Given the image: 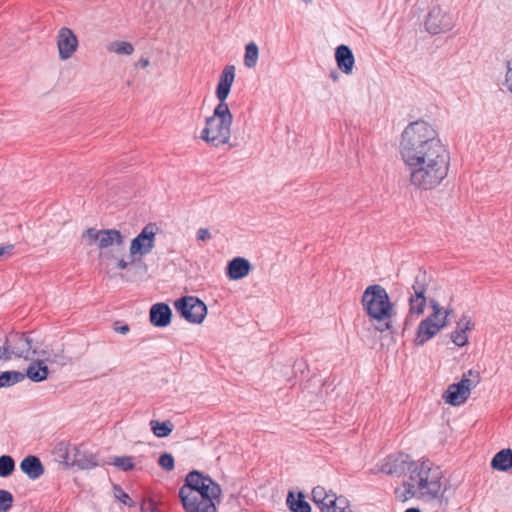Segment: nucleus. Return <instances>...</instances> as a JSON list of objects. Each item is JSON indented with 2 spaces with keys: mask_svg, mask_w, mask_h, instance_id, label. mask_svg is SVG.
I'll use <instances>...</instances> for the list:
<instances>
[{
  "mask_svg": "<svg viewBox=\"0 0 512 512\" xmlns=\"http://www.w3.org/2000/svg\"><path fill=\"white\" fill-rule=\"evenodd\" d=\"M221 487L210 476L197 470L190 471L184 485L179 489V498L186 512H217Z\"/></svg>",
  "mask_w": 512,
  "mask_h": 512,
  "instance_id": "1",
  "label": "nucleus"
},
{
  "mask_svg": "<svg viewBox=\"0 0 512 512\" xmlns=\"http://www.w3.org/2000/svg\"><path fill=\"white\" fill-rule=\"evenodd\" d=\"M449 164V153L440 139L422 141L418 145V188H436L447 177Z\"/></svg>",
  "mask_w": 512,
  "mask_h": 512,
  "instance_id": "2",
  "label": "nucleus"
},
{
  "mask_svg": "<svg viewBox=\"0 0 512 512\" xmlns=\"http://www.w3.org/2000/svg\"><path fill=\"white\" fill-rule=\"evenodd\" d=\"M361 304L370 325L376 331L384 332L391 328L393 304L384 287L379 284L368 286L362 294Z\"/></svg>",
  "mask_w": 512,
  "mask_h": 512,
  "instance_id": "3",
  "label": "nucleus"
},
{
  "mask_svg": "<svg viewBox=\"0 0 512 512\" xmlns=\"http://www.w3.org/2000/svg\"><path fill=\"white\" fill-rule=\"evenodd\" d=\"M379 471L387 475H405L407 472L410 473L409 479L403 481L401 487L395 489V497L405 502L416 495V487L414 484V473L416 467L414 461L408 454L399 453L391 454L383 459Z\"/></svg>",
  "mask_w": 512,
  "mask_h": 512,
  "instance_id": "4",
  "label": "nucleus"
},
{
  "mask_svg": "<svg viewBox=\"0 0 512 512\" xmlns=\"http://www.w3.org/2000/svg\"><path fill=\"white\" fill-rule=\"evenodd\" d=\"M232 122L233 115L229 107L216 105L213 114L205 120L200 139L213 147L230 144Z\"/></svg>",
  "mask_w": 512,
  "mask_h": 512,
  "instance_id": "5",
  "label": "nucleus"
},
{
  "mask_svg": "<svg viewBox=\"0 0 512 512\" xmlns=\"http://www.w3.org/2000/svg\"><path fill=\"white\" fill-rule=\"evenodd\" d=\"M53 453L58 461L67 467L76 466L78 469L87 470L99 465L96 455L85 450L82 445L72 446L62 441L57 443Z\"/></svg>",
  "mask_w": 512,
  "mask_h": 512,
  "instance_id": "6",
  "label": "nucleus"
},
{
  "mask_svg": "<svg viewBox=\"0 0 512 512\" xmlns=\"http://www.w3.org/2000/svg\"><path fill=\"white\" fill-rule=\"evenodd\" d=\"M442 471L430 460H423L418 466V499L430 501L438 497L442 484Z\"/></svg>",
  "mask_w": 512,
  "mask_h": 512,
  "instance_id": "7",
  "label": "nucleus"
},
{
  "mask_svg": "<svg viewBox=\"0 0 512 512\" xmlns=\"http://www.w3.org/2000/svg\"><path fill=\"white\" fill-rule=\"evenodd\" d=\"M480 381V373L470 369L462 375L459 382L450 384L442 397L446 403L452 406H459L469 398L471 390L475 388Z\"/></svg>",
  "mask_w": 512,
  "mask_h": 512,
  "instance_id": "8",
  "label": "nucleus"
},
{
  "mask_svg": "<svg viewBox=\"0 0 512 512\" xmlns=\"http://www.w3.org/2000/svg\"><path fill=\"white\" fill-rule=\"evenodd\" d=\"M333 382L323 381L318 377H312L305 382L299 395L302 406L312 407L329 400L330 392L334 391Z\"/></svg>",
  "mask_w": 512,
  "mask_h": 512,
  "instance_id": "9",
  "label": "nucleus"
},
{
  "mask_svg": "<svg viewBox=\"0 0 512 512\" xmlns=\"http://www.w3.org/2000/svg\"><path fill=\"white\" fill-rule=\"evenodd\" d=\"M430 305L433 310L432 314L418 325V345H422L432 339L448 323V311H442L435 299H430Z\"/></svg>",
  "mask_w": 512,
  "mask_h": 512,
  "instance_id": "10",
  "label": "nucleus"
},
{
  "mask_svg": "<svg viewBox=\"0 0 512 512\" xmlns=\"http://www.w3.org/2000/svg\"><path fill=\"white\" fill-rule=\"evenodd\" d=\"M159 227L155 223L146 224L141 232L132 239L129 247L131 262L141 260L142 257L150 254L155 247L156 235Z\"/></svg>",
  "mask_w": 512,
  "mask_h": 512,
  "instance_id": "11",
  "label": "nucleus"
},
{
  "mask_svg": "<svg viewBox=\"0 0 512 512\" xmlns=\"http://www.w3.org/2000/svg\"><path fill=\"white\" fill-rule=\"evenodd\" d=\"M398 150L401 159L410 168V182L414 183L416 175V122H410L402 132Z\"/></svg>",
  "mask_w": 512,
  "mask_h": 512,
  "instance_id": "12",
  "label": "nucleus"
},
{
  "mask_svg": "<svg viewBox=\"0 0 512 512\" xmlns=\"http://www.w3.org/2000/svg\"><path fill=\"white\" fill-rule=\"evenodd\" d=\"M81 238L86 245H96L100 250L113 245L122 246L124 243V236L117 229L88 228L82 233Z\"/></svg>",
  "mask_w": 512,
  "mask_h": 512,
  "instance_id": "13",
  "label": "nucleus"
},
{
  "mask_svg": "<svg viewBox=\"0 0 512 512\" xmlns=\"http://www.w3.org/2000/svg\"><path fill=\"white\" fill-rule=\"evenodd\" d=\"M176 311L186 321L201 324L207 315V306L195 296H184L174 302Z\"/></svg>",
  "mask_w": 512,
  "mask_h": 512,
  "instance_id": "14",
  "label": "nucleus"
},
{
  "mask_svg": "<svg viewBox=\"0 0 512 512\" xmlns=\"http://www.w3.org/2000/svg\"><path fill=\"white\" fill-rule=\"evenodd\" d=\"M424 25L430 34L436 35L450 31L454 27V20L452 15L436 6L429 11Z\"/></svg>",
  "mask_w": 512,
  "mask_h": 512,
  "instance_id": "15",
  "label": "nucleus"
},
{
  "mask_svg": "<svg viewBox=\"0 0 512 512\" xmlns=\"http://www.w3.org/2000/svg\"><path fill=\"white\" fill-rule=\"evenodd\" d=\"M9 343L15 358L32 360L38 354L36 347L33 345L32 338L25 333L9 334Z\"/></svg>",
  "mask_w": 512,
  "mask_h": 512,
  "instance_id": "16",
  "label": "nucleus"
},
{
  "mask_svg": "<svg viewBox=\"0 0 512 512\" xmlns=\"http://www.w3.org/2000/svg\"><path fill=\"white\" fill-rule=\"evenodd\" d=\"M56 44L60 60L65 61L70 59L77 51L79 41L70 28L62 27L56 36Z\"/></svg>",
  "mask_w": 512,
  "mask_h": 512,
  "instance_id": "17",
  "label": "nucleus"
},
{
  "mask_svg": "<svg viewBox=\"0 0 512 512\" xmlns=\"http://www.w3.org/2000/svg\"><path fill=\"white\" fill-rule=\"evenodd\" d=\"M235 79V67L233 65L226 66L219 77V82L216 88V97L219 100L217 106L229 107L226 100L231 91V87Z\"/></svg>",
  "mask_w": 512,
  "mask_h": 512,
  "instance_id": "18",
  "label": "nucleus"
},
{
  "mask_svg": "<svg viewBox=\"0 0 512 512\" xmlns=\"http://www.w3.org/2000/svg\"><path fill=\"white\" fill-rule=\"evenodd\" d=\"M251 269V263L246 258L235 257L229 261L226 267V275L231 280H240L245 278Z\"/></svg>",
  "mask_w": 512,
  "mask_h": 512,
  "instance_id": "19",
  "label": "nucleus"
},
{
  "mask_svg": "<svg viewBox=\"0 0 512 512\" xmlns=\"http://www.w3.org/2000/svg\"><path fill=\"white\" fill-rule=\"evenodd\" d=\"M474 327L471 317L462 315L457 322L456 329L451 333L452 342L458 346L463 347L468 344L467 332L471 331Z\"/></svg>",
  "mask_w": 512,
  "mask_h": 512,
  "instance_id": "20",
  "label": "nucleus"
},
{
  "mask_svg": "<svg viewBox=\"0 0 512 512\" xmlns=\"http://www.w3.org/2000/svg\"><path fill=\"white\" fill-rule=\"evenodd\" d=\"M172 311L166 303H156L150 309V322L156 327H166L171 322Z\"/></svg>",
  "mask_w": 512,
  "mask_h": 512,
  "instance_id": "21",
  "label": "nucleus"
},
{
  "mask_svg": "<svg viewBox=\"0 0 512 512\" xmlns=\"http://www.w3.org/2000/svg\"><path fill=\"white\" fill-rule=\"evenodd\" d=\"M20 469L31 480L39 479L44 474V466L35 455L26 456L20 463Z\"/></svg>",
  "mask_w": 512,
  "mask_h": 512,
  "instance_id": "22",
  "label": "nucleus"
},
{
  "mask_svg": "<svg viewBox=\"0 0 512 512\" xmlns=\"http://www.w3.org/2000/svg\"><path fill=\"white\" fill-rule=\"evenodd\" d=\"M335 59L338 68L344 74L349 75L352 73L355 59L351 49L348 46L340 45L339 47H337L335 52Z\"/></svg>",
  "mask_w": 512,
  "mask_h": 512,
  "instance_id": "23",
  "label": "nucleus"
},
{
  "mask_svg": "<svg viewBox=\"0 0 512 512\" xmlns=\"http://www.w3.org/2000/svg\"><path fill=\"white\" fill-rule=\"evenodd\" d=\"M312 499L321 512H328L335 507L339 497H336L335 494H328L323 487L317 486L312 490Z\"/></svg>",
  "mask_w": 512,
  "mask_h": 512,
  "instance_id": "24",
  "label": "nucleus"
},
{
  "mask_svg": "<svg viewBox=\"0 0 512 512\" xmlns=\"http://www.w3.org/2000/svg\"><path fill=\"white\" fill-rule=\"evenodd\" d=\"M25 376L33 382H42L47 379L48 367L43 360L37 359L28 366Z\"/></svg>",
  "mask_w": 512,
  "mask_h": 512,
  "instance_id": "25",
  "label": "nucleus"
},
{
  "mask_svg": "<svg viewBox=\"0 0 512 512\" xmlns=\"http://www.w3.org/2000/svg\"><path fill=\"white\" fill-rule=\"evenodd\" d=\"M286 504L291 512H311L310 504L305 500L302 492L297 495L290 491L286 498Z\"/></svg>",
  "mask_w": 512,
  "mask_h": 512,
  "instance_id": "26",
  "label": "nucleus"
},
{
  "mask_svg": "<svg viewBox=\"0 0 512 512\" xmlns=\"http://www.w3.org/2000/svg\"><path fill=\"white\" fill-rule=\"evenodd\" d=\"M491 467L498 471H508L512 468V450L502 449L497 452L491 461Z\"/></svg>",
  "mask_w": 512,
  "mask_h": 512,
  "instance_id": "27",
  "label": "nucleus"
},
{
  "mask_svg": "<svg viewBox=\"0 0 512 512\" xmlns=\"http://www.w3.org/2000/svg\"><path fill=\"white\" fill-rule=\"evenodd\" d=\"M37 355L43 357L42 360L44 361V363L48 362L51 364H56L58 366H65L69 362L68 357L64 355V351L62 349H59L57 351L42 350L38 352Z\"/></svg>",
  "mask_w": 512,
  "mask_h": 512,
  "instance_id": "28",
  "label": "nucleus"
},
{
  "mask_svg": "<svg viewBox=\"0 0 512 512\" xmlns=\"http://www.w3.org/2000/svg\"><path fill=\"white\" fill-rule=\"evenodd\" d=\"M149 426L153 434L158 438H164L169 436L174 429V424L169 420L159 422L157 420L152 419L149 423Z\"/></svg>",
  "mask_w": 512,
  "mask_h": 512,
  "instance_id": "29",
  "label": "nucleus"
},
{
  "mask_svg": "<svg viewBox=\"0 0 512 512\" xmlns=\"http://www.w3.org/2000/svg\"><path fill=\"white\" fill-rule=\"evenodd\" d=\"M259 49L255 42H249L245 47L244 65L252 69L257 65Z\"/></svg>",
  "mask_w": 512,
  "mask_h": 512,
  "instance_id": "30",
  "label": "nucleus"
},
{
  "mask_svg": "<svg viewBox=\"0 0 512 512\" xmlns=\"http://www.w3.org/2000/svg\"><path fill=\"white\" fill-rule=\"evenodd\" d=\"M25 379V374L18 371H5L0 374V388L9 387Z\"/></svg>",
  "mask_w": 512,
  "mask_h": 512,
  "instance_id": "31",
  "label": "nucleus"
},
{
  "mask_svg": "<svg viewBox=\"0 0 512 512\" xmlns=\"http://www.w3.org/2000/svg\"><path fill=\"white\" fill-rule=\"evenodd\" d=\"M106 49L118 55H131L134 52L133 45L127 41H113L106 46Z\"/></svg>",
  "mask_w": 512,
  "mask_h": 512,
  "instance_id": "32",
  "label": "nucleus"
},
{
  "mask_svg": "<svg viewBox=\"0 0 512 512\" xmlns=\"http://www.w3.org/2000/svg\"><path fill=\"white\" fill-rule=\"evenodd\" d=\"M438 139L435 129L427 122L418 120V141H430Z\"/></svg>",
  "mask_w": 512,
  "mask_h": 512,
  "instance_id": "33",
  "label": "nucleus"
},
{
  "mask_svg": "<svg viewBox=\"0 0 512 512\" xmlns=\"http://www.w3.org/2000/svg\"><path fill=\"white\" fill-rule=\"evenodd\" d=\"M15 471V461L10 455L0 456V477L7 478Z\"/></svg>",
  "mask_w": 512,
  "mask_h": 512,
  "instance_id": "34",
  "label": "nucleus"
},
{
  "mask_svg": "<svg viewBox=\"0 0 512 512\" xmlns=\"http://www.w3.org/2000/svg\"><path fill=\"white\" fill-rule=\"evenodd\" d=\"M110 464L127 472L134 469L133 457L131 456H116Z\"/></svg>",
  "mask_w": 512,
  "mask_h": 512,
  "instance_id": "35",
  "label": "nucleus"
},
{
  "mask_svg": "<svg viewBox=\"0 0 512 512\" xmlns=\"http://www.w3.org/2000/svg\"><path fill=\"white\" fill-rule=\"evenodd\" d=\"M13 495L11 492L1 489L0 490V512H7L13 506Z\"/></svg>",
  "mask_w": 512,
  "mask_h": 512,
  "instance_id": "36",
  "label": "nucleus"
},
{
  "mask_svg": "<svg viewBox=\"0 0 512 512\" xmlns=\"http://www.w3.org/2000/svg\"><path fill=\"white\" fill-rule=\"evenodd\" d=\"M158 465L166 471H172L175 467L174 457L170 453H163L158 459Z\"/></svg>",
  "mask_w": 512,
  "mask_h": 512,
  "instance_id": "37",
  "label": "nucleus"
},
{
  "mask_svg": "<svg viewBox=\"0 0 512 512\" xmlns=\"http://www.w3.org/2000/svg\"><path fill=\"white\" fill-rule=\"evenodd\" d=\"M12 347L9 343V335L5 337L4 343L0 346V361L7 362L13 358Z\"/></svg>",
  "mask_w": 512,
  "mask_h": 512,
  "instance_id": "38",
  "label": "nucleus"
},
{
  "mask_svg": "<svg viewBox=\"0 0 512 512\" xmlns=\"http://www.w3.org/2000/svg\"><path fill=\"white\" fill-rule=\"evenodd\" d=\"M424 278H423V287L418 290V315L422 314L424 312L425 306H426V297H425V285L426 283V271L423 272Z\"/></svg>",
  "mask_w": 512,
  "mask_h": 512,
  "instance_id": "39",
  "label": "nucleus"
},
{
  "mask_svg": "<svg viewBox=\"0 0 512 512\" xmlns=\"http://www.w3.org/2000/svg\"><path fill=\"white\" fill-rule=\"evenodd\" d=\"M115 495L124 505L128 507L134 506V502L131 497L120 487H115Z\"/></svg>",
  "mask_w": 512,
  "mask_h": 512,
  "instance_id": "40",
  "label": "nucleus"
},
{
  "mask_svg": "<svg viewBox=\"0 0 512 512\" xmlns=\"http://www.w3.org/2000/svg\"><path fill=\"white\" fill-rule=\"evenodd\" d=\"M328 512H353L347 505V500L339 497L335 507H332Z\"/></svg>",
  "mask_w": 512,
  "mask_h": 512,
  "instance_id": "41",
  "label": "nucleus"
},
{
  "mask_svg": "<svg viewBox=\"0 0 512 512\" xmlns=\"http://www.w3.org/2000/svg\"><path fill=\"white\" fill-rule=\"evenodd\" d=\"M142 512H160L156 502L151 499L144 500L141 504Z\"/></svg>",
  "mask_w": 512,
  "mask_h": 512,
  "instance_id": "42",
  "label": "nucleus"
},
{
  "mask_svg": "<svg viewBox=\"0 0 512 512\" xmlns=\"http://www.w3.org/2000/svg\"><path fill=\"white\" fill-rule=\"evenodd\" d=\"M505 86L512 93V66L511 61L507 62V73L505 78Z\"/></svg>",
  "mask_w": 512,
  "mask_h": 512,
  "instance_id": "43",
  "label": "nucleus"
},
{
  "mask_svg": "<svg viewBox=\"0 0 512 512\" xmlns=\"http://www.w3.org/2000/svg\"><path fill=\"white\" fill-rule=\"evenodd\" d=\"M211 238V234L207 228H200L197 231V240L198 241H206Z\"/></svg>",
  "mask_w": 512,
  "mask_h": 512,
  "instance_id": "44",
  "label": "nucleus"
},
{
  "mask_svg": "<svg viewBox=\"0 0 512 512\" xmlns=\"http://www.w3.org/2000/svg\"><path fill=\"white\" fill-rule=\"evenodd\" d=\"M113 330L117 333L125 335L129 332L130 328L127 324L119 325V322H115Z\"/></svg>",
  "mask_w": 512,
  "mask_h": 512,
  "instance_id": "45",
  "label": "nucleus"
},
{
  "mask_svg": "<svg viewBox=\"0 0 512 512\" xmlns=\"http://www.w3.org/2000/svg\"><path fill=\"white\" fill-rule=\"evenodd\" d=\"M128 262L125 261L123 258H120L118 261H117V268L120 269V270H124L128 267Z\"/></svg>",
  "mask_w": 512,
  "mask_h": 512,
  "instance_id": "46",
  "label": "nucleus"
},
{
  "mask_svg": "<svg viewBox=\"0 0 512 512\" xmlns=\"http://www.w3.org/2000/svg\"><path fill=\"white\" fill-rule=\"evenodd\" d=\"M149 59L147 58H141L137 63L136 66L141 68H146L149 65Z\"/></svg>",
  "mask_w": 512,
  "mask_h": 512,
  "instance_id": "47",
  "label": "nucleus"
},
{
  "mask_svg": "<svg viewBox=\"0 0 512 512\" xmlns=\"http://www.w3.org/2000/svg\"><path fill=\"white\" fill-rule=\"evenodd\" d=\"M409 302H410V311L413 312L414 311V296H410Z\"/></svg>",
  "mask_w": 512,
  "mask_h": 512,
  "instance_id": "48",
  "label": "nucleus"
},
{
  "mask_svg": "<svg viewBox=\"0 0 512 512\" xmlns=\"http://www.w3.org/2000/svg\"><path fill=\"white\" fill-rule=\"evenodd\" d=\"M12 248V246H7V247H0V255L6 253L8 250H10Z\"/></svg>",
  "mask_w": 512,
  "mask_h": 512,
  "instance_id": "49",
  "label": "nucleus"
},
{
  "mask_svg": "<svg viewBox=\"0 0 512 512\" xmlns=\"http://www.w3.org/2000/svg\"><path fill=\"white\" fill-rule=\"evenodd\" d=\"M405 512H416V507L408 508Z\"/></svg>",
  "mask_w": 512,
  "mask_h": 512,
  "instance_id": "50",
  "label": "nucleus"
},
{
  "mask_svg": "<svg viewBox=\"0 0 512 512\" xmlns=\"http://www.w3.org/2000/svg\"><path fill=\"white\" fill-rule=\"evenodd\" d=\"M305 4H310L312 3V0H302Z\"/></svg>",
  "mask_w": 512,
  "mask_h": 512,
  "instance_id": "51",
  "label": "nucleus"
},
{
  "mask_svg": "<svg viewBox=\"0 0 512 512\" xmlns=\"http://www.w3.org/2000/svg\"><path fill=\"white\" fill-rule=\"evenodd\" d=\"M418 512H420V510L418 509Z\"/></svg>",
  "mask_w": 512,
  "mask_h": 512,
  "instance_id": "52",
  "label": "nucleus"
}]
</instances>
